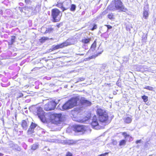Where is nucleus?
Returning <instances> with one entry per match:
<instances>
[{"label": "nucleus", "mask_w": 156, "mask_h": 156, "mask_svg": "<svg viewBox=\"0 0 156 156\" xmlns=\"http://www.w3.org/2000/svg\"><path fill=\"white\" fill-rule=\"evenodd\" d=\"M96 114L100 122V124L103 125L104 127L110 122L108 115L105 110L98 108L96 111Z\"/></svg>", "instance_id": "1"}, {"label": "nucleus", "mask_w": 156, "mask_h": 156, "mask_svg": "<svg viewBox=\"0 0 156 156\" xmlns=\"http://www.w3.org/2000/svg\"><path fill=\"white\" fill-rule=\"evenodd\" d=\"M79 98L77 97H73L66 102L62 106L63 110L71 109L77 105Z\"/></svg>", "instance_id": "2"}, {"label": "nucleus", "mask_w": 156, "mask_h": 156, "mask_svg": "<svg viewBox=\"0 0 156 156\" xmlns=\"http://www.w3.org/2000/svg\"><path fill=\"white\" fill-rule=\"evenodd\" d=\"M51 16L53 22H57L60 21L62 16L61 11L58 9L55 8L51 10Z\"/></svg>", "instance_id": "3"}, {"label": "nucleus", "mask_w": 156, "mask_h": 156, "mask_svg": "<svg viewBox=\"0 0 156 156\" xmlns=\"http://www.w3.org/2000/svg\"><path fill=\"white\" fill-rule=\"evenodd\" d=\"M114 4L115 9L119 12H126L128 11L121 0H114Z\"/></svg>", "instance_id": "4"}, {"label": "nucleus", "mask_w": 156, "mask_h": 156, "mask_svg": "<svg viewBox=\"0 0 156 156\" xmlns=\"http://www.w3.org/2000/svg\"><path fill=\"white\" fill-rule=\"evenodd\" d=\"M62 115L61 113H51L49 115V117L52 122L56 123L60 120Z\"/></svg>", "instance_id": "5"}, {"label": "nucleus", "mask_w": 156, "mask_h": 156, "mask_svg": "<svg viewBox=\"0 0 156 156\" xmlns=\"http://www.w3.org/2000/svg\"><path fill=\"white\" fill-rule=\"evenodd\" d=\"M92 120L90 124L93 128L96 129H99L104 127L103 126L101 125L98 123L96 115H94Z\"/></svg>", "instance_id": "6"}, {"label": "nucleus", "mask_w": 156, "mask_h": 156, "mask_svg": "<svg viewBox=\"0 0 156 156\" xmlns=\"http://www.w3.org/2000/svg\"><path fill=\"white\" fill-rule=\"evenodd\" d=\"M44 113L42 108L39 107L37 108V114L41 121L43 122H46Z\"/></svg>", "instance_id": "7"}, {"label": "nucleus", "mask_w": 156, "mask_h": 156, "mask_svg": "<svg viewBox=\"0 0 156 156\" xmlns=\"http://www.w3.org/2000/svg\"><path fill=\"white\" fill-rule=\"evenodd\" d=\"M57 105V103L55 101H51L45 105L44 109L48 111L54 109Z\"/></svg>", "instance_id": "8"}, {"label": "nucleus", "mask_w": 156, "mask_h": 156, "mask_svg": "<svg viewBox=\"0 0 156 156\" xmlns=\"http://www.w3.org/2000/svg\"><path fill=\"white\" fill-rule=\"evenodd\" d=\"M73 130L75 132H84L86 131V126L83 125H75L72 126Z\"/></svg>", "instance_id": "9"}, {"label": "nucleus", "mask_w": 156, "mask_h": 156, "mask_svg": "<svg viewBox=\"0 0 156 156\" xmlns=\"http://www.w3.org/2000/svg\"><path fill=\"white\" fill-rule=\"evenodd\" d=\"M70 45V44L68 42L66 41L64 42L56 45H53L52 47L51 51H53L59 48H62Z\"/></svg>", "instance_id": "10"}, {"label": "nucleus", "mask_w": 156, "mask_h": 156, "mask_svg": "<svg viewBox=\"0 0 156 156\" xmlns=\"http://www.w3.org/2000/svg\"><path fill=\"white\" fill-rule=\"evenodd\" d=\"M79 102L82 105H85L86 106H90L91 104L90 101L84 98H82L81 99H79V101L78 102Z\"/></svg>", "instance_id": "11"}, {"label": "nucleus", "mask_w": 156, "mask_h": 156, "mask_svg": "<svg viewBox=\"0 0 156 156\" xmlns=\"http://www.w3.org/2000/svg\"><path fill=\"white\" fill-rule=\"evenodd\" d=\"M55 6L61 9L62 12L67 10L69 8H65L63 7V5L62 2H58L56 4Z\"/></svg>", "instance_id": "12"}, {"label": "nucleus", "mask_w": 156, "mask_h": 156, "mask_svg": "<svg viewBox=\"0 0 156 156\" xmlns=\"http://www.w3.org/2000/svg\"><path fill=\"white\" fill-rule=\"evenodd\" d=\"M16 37L14 36H12L11 37V39L10 42L8 43V45L9 47L10 48L12 47V45L14 43L15 41Z\"/></svg>", "instance_id": "13"}, {"label": "nucleus", "mask_w": 156, "mask_h": 156, "mask_svg": "<svg viewBox=\"0 0 156 156\" xmlns=\"http://www.w3.org/2000/svg\"><path fill=\"white\" fill-rule=\"evenodd\" d=\"M91 40V37H87L82 39L81 42L84 44H87L90 42Z\"/></svg>", "instance_id": "14"}, {"label": "nucleus", "mask_w": 156, "mask_h": 156, "mask_svg": "<svg viewBox=\"0 0 156 156\" xmlns=\"http://www.w3.org/2000/svg\"><path fill=\"white\" fill-rule=\"evenodd\" d=\"M97 46V42L96 41H94L93 44L91 46L90 49L89 50V51L91 50L92 51H94V50L95 49V48H96Z\"/></svg>", "instance_id": "15"}, {"label": "nucleus", "mask_w": 156, "mask_h": 156, "mask_svg": "<svg viewBox=\"0 0 156 156\" xmlns=\"http://www.w3.org/2000/svg\"><path fill=\"white\" fill-rule=\"evenodd\" d=\"M149 12L148 11L144 10L143 12V17L146 20L149 17Z\"/></svg>", "instance_id": "16"}, {"label": "nucleus", "mask_w": 156, "mask_h": 156, "mask_svg": "<svg viewBox=\"0 0 156 156\" xmlns=\"http://www.w3.org/2000/svg\"><path fill=\"white\" fill-rule=\"evenodd\" d=\"M48 40L49 38L48 37H43L39 39V41L40 43L42 44Z\"/></svg>", "instance_id": "17"}, {"label": "nucleus", "mask_w": 156, "mask_h": 156, "mask_svg": "<svg viewBox=\"0 0 156 156\" xmlns=\"http://www.w3.org/2000/svg\"><path fill=\"white\" fill-rule=\"evenodd\" d=\"M21 126L23 128L27 129L28 127V125L27 121L25 120H23L22 121Z\"/></svg>", "instance_id": "18"}, {"label": "nucleus", "mask_w": 156, "mask_h": 156, "mask_svg": "<svg viewBox=\"0 0 156 156\" xmlns=\"http://www.w3.org/2000/svg\"><path fill=\"white\" fill-rule=\"evenodd\" d=\"M124 121L126 123H129L132 121L131 118L129 117H127L123 119Z\"/></svg>", "instance_id": "19"}, {"label": "nucleus", "mask_w": 156, "mask_h": 156, "mask_svg": "<svg viewBox=\"0 0 156 156\" xmlns=\"http://www.w3.org/2000/svg\"><path fill=\"white\" fill-rule=\"evenodd\" d=\"M54 29L53 28L50 27L48 28L45 30L44 34L50 33L54 31Z\"/></svg>", "instance_id": "20"}, {"label": "nucleus", "mask_w": 156, "mask_h": 156, "mask_svg": "<svg viewBox=\"0 0 156 156\" xmlns=\"http://www.w3.org/2000/svg\"><path fill=\"white\" fill-rule=\"evenodd\" d=\"M102 51H101L100 52L97 53L96 54H95V55H92L91 56L89 57L88 58V59H92V58H94L96 57H97L100 54H101L102 53Z\"/></svg>", "instance_id": "21"}, {"label": "nucleus", "mask_w": 156, "mask_h": 156, "mask_svg": "<svg viewBox=\"0 0 156 156\" xmlns=\"http://www.w3.org/2000/svg\"><path fill=\"white\" fill-rule=\"evenodd\" d=\"M126 140L124 139L122 140L119 142V146H124L126 145Z\"/></svg>", "instance_id": "22"}, {"label": "nucleus", "mask_w": 156, "mask_h": 156, "mask_svg": "<svg viewBox=\"0 0 156 156\" xmlns=\"http://www.w3.org/2000/svg\"><path fill=\"white\" fill-rule=\"evenodd\" d=\"M38 147V145L37 144H33L31 147V149L32 150H35L37 149Z\"/></svg>", "instance_id": "23"}, {"label": "nucleus", "mask_w": 156, "mask_h": 156, "mask_svg": "<svg viewBox=\"0 0 156 156\" xmlns=\"http://www.w3.org/2000/svg\"><path fill=\"white\" fill-rule=\"evenodd\" d=\"M76 6L75 5L73 4L71 5L70 10L71 11H74L76 10Z\"/></svg>", "instance_id": "24"}, {"label": "nucleus", "mask_w": 156, "mask_h": 156, "mask_svg": "<svg viewBox=\"0 0 156 156\" xmlns=\"http://www.w3.org/2000/svg\"><path fill=\"white\" fill-rule=\"evenodd\" d=\"M141 98L145 102H146L148 100V97L147 96L144 95L142 96Z\"/></svg>", "instance_id": "25"}, {"label": "nucleus", "mask_w": 156, "mask_h": 156, "mask_svg": "<svg viewBox=\"0 0 156 156\" xmlns=\"http://www.w3.org/2000/svg\"><path fill=\"white\" fill-rule=\"evenodd\" d=\"M122 135L124 136L125 138H126L127 137H130L132 138V137L130 136L129 134H127V133L126 132H123L122 133Z\"/></svg>", "instance_id": "26"}, {"label": "nucleus", "mask_w": 156, "mask_h": 156, "mask_svg": "<svg viewBox=\"0 0 156 156\" xmlns=\"http://www.w3.org/2000/svg\"><path fill=\"white\" fill-rule=\"evenodd\" d=\"M36 126L37 125L36 124L32 122L30 126V128L31 129H34L36 127Z\"/></svg>", "instance_id": "27"}, {"label": "nucleus", "mask_w": 156, "mask_h": 156, "mask_svg": "<svg viewBox=\"0 0 156 156\" xmlns=\"http://www.w3.org/2000/svg\"><path fill=\"white\" fill-rule=\"evenodd\" d=\"M144 89H146L149 90H153L154 88L153 87H150V86H147L144 87Z\"/></svg>", "instance_id": "28"}, {"label": "nucleus", "mask_w": 156, "mask_h": 156, "mask_svg": "<svg viewBox=\"0 0 156 156\" xmlns=\"http://www.w3.org/2000/svg\"><path fill=\"white\" fill-rule=\"evenodd\" d=\"M108 17L110 20H112L114 18V15L112 13L108 14Z\"/></svg>", "instance_id": "29"}, {"label": "nucleus", "mask_w": 156, "mask_h": 156, "mask_svg": "<svg viewBox=\"0 0 156 156\" xmlns=\"http://www.w3.org/2000/svg\"><path fill=\"white\" fill-rule=\"evenodd\" d=\"M97 28V26L96 24H94L93 25V27L90 30L93 31L95 29H96Z\"/></svg>", "instance_id": "30"}, {"label": "nucleus", "mask_w": 156, "mask_h": 156, "mask_svg": "<svg viewBox=\"0 0 156 156\" xmlns=\"http://www.w3.org/2000/svg\"><path fill=\"white\" fill-rule=\"evenodd\" d=\"M66 156H73V154L70 152H68L66 153Z\"/></svg>", "instance_id": "31"}, {"label": "nucleus", "mask_w": 156, "mask_h": 156, "mask_svg": "<svg viewBox=\"0 0 156 156\" xmlns=\"http://www.w3.org/2000/svg\"><path fill=\"white\" fill-rule=\"evenodd\" d=\"M108 152H106L104 154H99L98 156H105L106 155H108Z\"/></svg>", "instance_id": "32"}, {"label": "nucleus", "mask_w": 156, "mask_h": 156, "mask_svg": "<svg viewBox=\"0 0 156 156\" xmlns=\"http://www.w3.org/2000/svg\"><path fill=\"white\" fill-rule=\"evenodd\" d=\"M105 26L107 27L108 29H110L112 28V27L109 25H105Z\"/></svg>", "instance_id": "33"}, {"label": "nucleus", "mask_w": 156, "mask_h": 156, "mask_svg": "<svg viewBox=\"0 0 156 156\" xmlns=\"http://www.w3.org/2000/svg\"><path fill=\"white\" fill-rule=\"evenodd\" d=\"M88 116L87 117V119H86L87 120H88L90 119L91 116V114L90 113H88Z\"/></svg>", "instance_id": "34"}, {"label": "nucleus", "mask_w": 156, "mask_h": 156, "mask_svg": "<svg viewBox=\"0 0 156 156\" xmlns=\"http://www.w3.org/2000/svg\"><path fill=\"white\" fill-rule=\"evenodd\" d=\"M23 96V94L22 93H20L19 94V95L18 96V97H17V98H19L22 97Z\"/></svg>", "instance_id": "35"}, {"label": "nucleus", "mask_w": 156, "mask_h": 156, "mask_svg": "<svg viewBox=\"0 0 156 156\" xmlns=\"http://www.w3.org/2000/svg\"><path fill=\"white\" fill-rule=\"evenodd\" d=\"M25 2L27 4L30 2V0H25Z\"/></svg>", "instance_id": "36"}, {"label": "nucleus", "mask_w": 156, "mask_h": 156, "mask_svg": "<svg viewBox=\"0 0 156 156\" xmlns=\"http://www.w3.org/2000/svg\"><path fill=\"white\" fill-rule=\"evenodd\" d=\"M79 80L80 81H82L84 80H85V79L84 78H83L81 77V78H80L79 79Z\"/></svg>", "instance_id": "37"}, {"label": "nucleus", "mask_w": 156, "mask_h": 156, "mask_svg": "<svg viewBox=\"0 0 156 156\" xmlns=\"http://www.w3.org/2000/svg\"><path fill=\"white\" fill-rule=\"evenodd\" d=\"M141 140H137L136 141V143L137 144H138V143H140L141 142Z\"/></svg>", "instance_id": "38"}, {"label": "nucleus", "mask_w": 156, "mask_h": 156, "mask_svg": "<svg viewBox=\"0 0 156 156\" xmlns=\"http://www.w3.org/2000/svg\"><path fill=\"white\" fill-rule=\"evenodd\" d=\"M60 23H59L56 25V26L58 27L59 28L60 27Z\"/></svg>", "instance_id": "39"}, {"label": "nucleus", "mask_w": 156, "mask_h": 156, "mask_svg": "<svg viewBox=\"0 0 156 156\" xmlns=\"http://www.w3.org/2000/svg\"><path fill=\"white\" fill-rule=\"evenodd\" d=\"M77 55H84V54H77Z\"/></svg>", "instance_id": "40"}, {"label": "nucleus", "mask_w": 156, "mask_h": 156, "mask_svg": "<svg viewBox=\"0 0 156 156\" xmlns=\"http://www.w3.org/2000/svg\"><path fill=\"white\" fill-rule=\"evenodd\" d=\"M3 154L2 153H0V156H3Z\"/></svg>", "instance_id": "41"}, {"label": "nucleus", "mask_w": 156, "mask_h": 156, "mask_svg": "<svg viewBox=\"0 0 156 156\" xmlns=\"http://www.w3.org/2000/svg\"><path fill=\"white\" fill-rule=\"evenodd\" d=\"M110 83H109V84H107V85H110Z\"/></svg>", "instance_id": "42"}]
</instances>
